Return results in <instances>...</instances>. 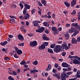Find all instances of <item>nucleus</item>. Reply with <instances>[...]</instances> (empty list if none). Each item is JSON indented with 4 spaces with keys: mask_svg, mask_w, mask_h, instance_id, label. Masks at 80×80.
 <instances>
[{
    "mask_svg": "<svg viewBox=\"0 0 80 80\" xmlns=\"http://www.w3.org/2000/svg\"><path fill=\"white\" fill-rule=\"evenodd\" d=\"M67 45V44L65 43H62V46L57 45L56 46V48L53 49L54 52H56V53H59L60 52H61L62 48V49H65L66 50L69 49L70 47H68Z\"/></svg>",
    "mask_w": 80,
    "mask_h": 80,
    "instance_id": "1",
    "label": "nucleus"
},
{
    "mask_svg": "<svg viewBox=\"0 0 80 80\" xmlns=\"http://www.w3.org/2000/svg\"><path fill=\"white\" fill-rule=\"evenodd\" d=\"M51 30L53 32V33L55 35H57L59 33V32H58V30L57 28L55 27H52Z\"/></svg>",
    "mask_w": 80,
    "mask_h": 80,
    "instance_id": "2",
    "label": "nucleus"
},
{
    "mask_svg": "<svg viewBox=\"0 0 80 80\" xmlns=\"http://www.w3.org/2000/svg\"><path fill=\"white\" fill-rule=\"evenodd\" d=\"M69 76L68 75L65 73H62L61 74V79L62 80H67L66 78H68Z\"/></svg>",
    "mask_w": 80,
    "mask_h": 80,
    "instance_id": "3",
    "label": "nucleus"
},
{
    "mask_svg": "<svg viewBox=\"0 0 80 80\" xmlns=\"http://www.w3.org/2000/svg\"><path fill=\"white\" fill-rule=\"evenodd\" d=\"M45 30V28L43 27H41L35 30L36 32L38 33H43Z\"/></svg>",
    "mask_w": 80,
    "mask_h": 80,
    "instance_id": "4",
    "label": "nucleus"
},
{
    "mask_svg": "<svg viewBox=\"0 0 80 80\" xmlns=\"http://www.w3.org/2000/svg\"><path fill=\"white\" fill-rule=\"evenodd\" d=\"M38 43L37 41H34L32 42H30V47H36Z\"/></svg>",
    "mask_w": 80,
    "mask_h": 80,
    "instance_id": "5",
    "label": "nucleus"
},
{
    "mask_svg": "<svg viewBox=\"0 0 80 80\" xmlns=\"http://www.w3.org/2000/svg\"><path fill=\"white\" fill-rule=\"evenodd\" d=\"M72 27H76V28H78V30L80 31V26L78 25V23H72Z\"/></svg>",
    "mask_w": 80,
    "mask_h": 80,
    "instance_id": "6",
    "label": "nucleus"
},
{
    "mask_svg": "<svg viewBox=\"0 0 80 80\" xmlns=\"http://www.w3.org/2000/svg\"><path fill=\"white\" fill-rule=\"evenodd\" d=\"M18 39L21 41H23V40H24V38H23V36L21 34L18 35Z\"/></svg>",
    "mask_w": 80,
    "mask_h": 80,
    "instance_id": "7",
    "label": "nucleus"
},
{
    "mask_svg": "<svg viewBox=\"0 0 80 80\" xmlns=\"http://www.w3.org/2000/svg\"><path fill=\"white\" fill-rule=\"evenodd\" d=\"M45 48H46L45 45L44 44H42L41 46H39L38 49L41 50H44Z\"/></svg>",
    "mask_w": 80,
    "mask_h": 80,
    "instance_id": "8",
    "label": "nucleus"
},
{
    "mask_svg": "<svg viewBox=\"0 0 80 80\" xmlns=\"http://www.w3.org/2000/svg\"><path fill=\"white\" fill-rule=\"evenodd\" d=\"M72 63L73 64H75V65L79 64L80 61L76 59H74L72 60Z\"/></svg>",
    "mask_w": 80,
    "mask_h": 80,
    "instance_id": "9",
    "label": "nucleus"
},
{
    "mask_svg": "<svg viewBox=\"0 0 80 80\" xmlns=\"http://www.w3.org/2000/svg\"><path fill=\"white\" fill-rule=\"evenodd\" d=\"M24 15V20H27L28 18H30V14H28V13H26L25 14H23Z\"/></svg>",
    "mask_w": 80,
    "mask_h": 80,
    "instance_id": "10",
    "label": "nucleus"
},
{
    "mask_svg": "<svg viewBox=\"0 0 80 80\" xmlns=\"http://www.w3.org/2000/svg\"><path fill=\"white\" fill-rule=\"evenodd\" d=\"M77 3V1L76 0H72V1L71 2V7H74V5H75Z\"/></svg>",
    "mask_w": 80,
    "mask_h": 80,
    "instance_id": "11",
    "label": "nucleus"
},
{
    "mask_svg": "<svg viewBox=\"0 0 80 80\" xmlns=\"http://www.w3.org/2000/svg\"><path fill=\"white\" fill-rule=\"evenodd\" d=\"M72 43L73 44H77V40H76L74 38H72Z\"/></svg>",
    "mask_w": 80,
    "mask_h": 80,
    "instance_id": "12",
    "label": "nucleus"
},
{
    "mask_svg": "<svg viewBox=\"0 0 80 80\" xmlns=\"http://www.w3.org/2000/svg\"><path fill=\"white\" fill-rule=\"evenodd\" d=\"M43 36L42 39L43 40H50V38L45 36V34H43Z\"/></svg>",
    "mask_w": 80,
    "mask_h": 80,
    "instance_id": "13",
    "label": "nucleus"
},
{
    "mask_svg": "<svg viewBox=\"0 0 80 80\" xmlns=\"http://www.w3.org/2000/svg\"><path fill=\"white\" fill-rule=\"evenodd\" d=\"M62 66L63 67H66L67 68L68 66V64L66 62H64L62 63Z\"/></svg>",
    "mask_w": 80,
    "mask_h": 80,
    "instance_id": "14",
    "label": "nucleus"
},
{
    "mask_svg": "<svg viewBox=\"0 0 80 80\" xmlns=\"http://www.w3.org/2000/svg\"><path fill=\"white\" fill-rule=\"evenodd\" d=\"M36 21H32V24L33 25L34 27H37V26H38V24L36 22Z\"/></svg>",
    "mask_w": 80,
    "mask_h": 80,
    "instance_id": "15",
    "label": "nucleus"
},
{
    "mask_svg": "<svg viewBox=\"0 0 80 80\" xmlns=\"http://www.w3.org/2000/svg\"><path fill=\"white\" fill-rule=\"evenodd\" d=\"M8 43V42L7 41H4V42H1L0 44L2 46H5V45Z\"/></svg>",
    "mask_w": 80,
    "mask_h": 80,
    "instance_id": "16",
    "label": "nucleus"
},
{
    "mask_svg": "<svg viewBox=\"0 0 80 80\" xmlns=\"http://www.w3.org/2000/svg\"><path fill=\"white\" fill-rule=\"evenodd\" d=\"M24 7L25 8L28 9H30V6L27 4H24Z\"/></svg>",
    "mask_w": 80,
    "mask_h": 80,
    "instance_id": "17",
    "label": "nucleus"
},
{
    "mask_svg": "<svg viewBox=\"0 0 80 80\" xmlns=\"http://www.w3.org/2000/svg\"><path fill=\"white\" fill-rule=\"evenodd\" d=\"M41 2L42 4H43L44 6H46L47 4V1L45 0H42L41 1Z\"/></svg>",
    "mask_w": 80,
    "mask_h": 80,
    "instance_id": "18",
    "label": "nucleus"
},
{
    "mask_svg": "<svg viewBox=\"0 0 80 80\" xmlns=\"http://www.w3.org/2000/svg\"><path fill=\"white\" fill-rule=\"evenodd\" d=\"M51 68H52V67H51V65H48V67L47 68V69H46L45 71H50V70L51 69Z\"/></svg>",
    "mask_w": 80,
    "mask_h": 80,
    "instance_id": "19",
    "label": "nucleus"
},
{
    "mask_svg": "<svg viewBox=\"0 0 80 80\" xmlns=\"http://www.w3.org/2000/svg\"><path fill=\"white\" fill-rule=\"evenodd\" d=\"M16 53L18 54V55H22V54L23 52L21 49H19L18 50L17 52H16Z\"/></svg>",
    "mask_w": 80,
    "mask_h": 80,
    "instance_id": "20",
    "label": "nucleus"
},
{
    "mask_svg": "<svg viewBox=\"0 0 80 80\" xmlns=\"http://www.w3.org/2000/svg\"><path fill=\"white\" fill-rule=\"evenodd\" d=\"M48 53H52V54L53 53V50H52V49H51L48 48Z\"/></svg>",
    "mask_w": 80,
    "mask_h": 80,
    "instance_id": "21",
    "label": "nucleus"
},
{
    "mask_svg": "<svg viewBox=\"0 0 80 80\" xmlns=\"http://www.w3.org/2000/svg\"><path fill=\"white\" fill-rule=\"evenodd\" d=\"M43 24L44 25V26H45V27H48L49 26V24L47 22H43Z\"/></svg>",
    "mask_w": 80,
    "mask_h": 80,
    "instance_id": "22",
    "label": "nucleus"
},
{
    "mask_svg": "<svg viewBox=\"0 0 80 80\" xmlns=\"http://www.w3.org/2000/svg\"><path fill=\"white\" fill-rule=\"evenodd\" d=\"M76 28L72 27L71 28V32L72 33L74 32L77 29Z\"/></svg>",
    "mask_w": 80,
    "mask_h": 80,
    "instance_id": "23",
    "label": "nucleus"
},
{
    "mask_svg": "<svg viewBox=\"0 0 80 80\" xmlns=\"http://www.w3.org/2000/svg\"><path fill=\"white\" fill-rule=\"evenodd\" d=\"M64 4L67 7H68L70 6V4L68 3V2H64Z\"/></svg>",
    "mask_w": 80,
    "mask_h": 80,
    "instance_id": "24",
    "label": "nucleus"
},
{
    "mask_svg": "<svg viewBox=\"0 0 80 80\" xmlns=\"http://www.w3.org/2000/svg\"><path fill=\"white\" fill-rule=\"evenodd\" d=\"M20 65H27V62L24 61H22V62H20Z\"/></svg>",
    "mask_w": 80,
    "mask_h": 80,
    "instance_id": "25",
    "label": "nucleus"
},
{
    "mask_svg": "<svg viewBox=\"0 0 80 80\" xmlns=\"http://www.w3.org/2000/svg\"><path fill=\"white\" fill-rule=\"evenodd\" d=\"M73 58H74L75 59H77L78 60L80 61V57L77 56H75L73 57Z\"/></svg>",
    "mask_w": 80,
    "mask_h": 80,
    "instance_id": "26",
    "label": "nucleus"
},
{
    "mask_svg": "<svg viewBox=\"0 0 80 80\" xmlns=\"http://www.w3.org/2000/svg\"><path fill=\"white\" fill-rule=\"evenodd\" d=\"M32 64L34 65H37L38 64V61H35L32 62Z\"/></svg>",
    "mask_w": 80,
    "mask_h": 80,
    "instance_id": "27",
    "label": "nucleus"
},
{
    "mask_svg": "<svg viewBox=\"0 0 80 80\" xmlns=\"http://www.w3.org/2000/svg\"><path fill=\"white\" fill-rule=\"evenodd\" d=\"M35 11L36 9H33L31 10V14L32 15H33L35 13Z\"/></svg>",
    "mask_w": 80,
    "mask_h": 80,
    "instance_id": "28",
    "label": "nucleus"
},
{
    "mask_svg": "<svg viewBox=\"0 0 80 80\" xmlns=\"http://www.w3.org/2000/svg\"><path fill=\"white\" fill-rule=\"evenodd\" d=\"M64 36H65V37H66V38H70V35L68 33H66L64 34Z\"/></svg>",
    "mask_w": 80,
    "mask_h": 80,
    "instance_id": "29",
    "label": "nucleus"
},
{
    "mask_svg": "<svg viewBox=\"0 0 80 80\" xmlns=\"http://www.w3.org/2000/svg\"><path fill=\"white\" fill-rule=\"evenodd\" d=\"M4 22L5 21H4V20H3V19H0V24H3V23H4Z\"/></svg>",
    "mask_w": 80,
    "mask_h": 80,
    "instance_id": "30",
    "label": "nucleus"
},
{
    "mask_svg": "<svg viewBox=\"0 0 80 80\" xmlns=\"http://www.w3.org/2000/svg\"><path fill=\"white\" fill-rule=\"evenodd\" d=\"M55 44H52L51 45L50 47L51 48H53L55 47Z\"/></svg>",
    "mask_w": 80,
    "mask_h": 80,
    "instance_id": "31",
    "label": "nucleus"
},
{
    "mask_svg": "<svg viewBox=\"0 0 80 80\" xmlns=\"http://www.w3.org/2000/svg\"><path fill=\"white\" fill-rule=\"evenodd\" d=\"M18 45L20 47H23V46H24V44H23V42H22V43H19L18 44Z\"/></svg>",
    "mask_w": 80,
    "mask_h": 80,
    "instance_id": "32",
    "label": "nucleus"
},
{
    "mask_svg": "<svg viewBox=\"0 0 80 80\" xmlns=\"http://www.w3.org/2000/svg\"><path fill=\"white\" fill-rule=\"evenodd\" d=\"M19 18L20 19H21V20H25L24 16H23L22 15H21L20 16H19Z\"/></svg>",
    "mask_w": 80,
    "mask_h": 80,
    "instance_id": "33",
    "label": "nucleus"
},
{
    "mask_svg": "<svg viewBox=\"0 0 80 80\" xmlns=\"http://www.w3.org/2000/svg\"><path fill=\"white\" fill-rule=\"evenodd\" d=\"M14 57L16 58H18L19 57L17 54V53H15V54L14 55Z\"/></svg>",
    "mask_w": 80,
    "mask_h": 80,
    "instance_id": "34",
    "label": "nucleus"
},
{
    "mask_svg": "<svg viewBox=\"0 0 80 80\" xmlns=\"http://www.w3.org/2000/svg\"><path fill=\"white\" fill-rule=\"evenodd\" d=\"M8 79L9 80H15V79L12 78V76H9L8 77Z\"/></svg>",
    "mask_w": 80,
    "mask_h": 80,
    "instance_id": "35",
    "label": "nucleus"
},
{
    "mask_svg": "<svg viewBox=\"0 0 80 80\" xmlns=\"http://www.w3.org/2000/svg\"><path fill=\"white\" fill-rule=\"evenodd\" d=\"M44 32H45V33L46 34H48L49 33V30L48 29H46V30H44Z\"/></svg>",
    "mask_w": 80,
    "mask_h": 80,
    "instance_id": "36",
    "label": "nucleus"
},
{
    "mask_svg": "<svg viewBox=\"0 0 80 80\" xmlns=\"http://www.w3.org/2000/svg\"><path fill=\"white\" fill-rule=\"evenodd\" d=\"M30 73H31V74H33V73H35L34 71V70H30Z\"/></svg>",
    "mask_w": 80,
    "mask_h": 80,
    "instance_id": "37",
    "label": "nucleus"
},
{
    "mask_svg": "<svg viewBox=\"0 0 80 80\" xmlns=\"http://www.w3.org/2000/svg\"><path fill=\"white\" fill-rule=\"evenodd\" d=\"M73 73V71H70V72H67L66 74L68 75H71V74H72Z\"/></svg>",
    "mask_w": 80,
    "mask_h": 80,
    "instance_id": "38",
    "label": "nucleus"
},
{
    "mask_svg": "<svg viewBox=\"0 0 80 80\" xmlns=\"http://www.w3.org/2000/svg\"><path fill=\"white\" fill-rule=\"evenodd\" d=\"M74 33L76 35H77L78 33H79V31L78 30V29H77L75 31Z\"/></svg>",
    "mask_w": 80,
    "mask_h": 80,
    "instance_id": "39",
    "label": "nucleus"
},
{
    "mask_svg": "<svg viewBox=\"0 0 80 80\" xmlns=\"http://www.w3.org/2000/svg\"><path fill=\"white\" fill-rule=\"evenodd\" d=\"M12 75H14V76H15V75H17V72H15V71H12Z\"/></svg>",
    "mask_w": 80,
    "mask_h": 80,
    "instance_id": "40",
    "label": "nucleus"
},
{
    "mask_svg": "<svg viewBox=\"0 0 80 80\" xmlns=\"http://www.w3.org/2000/svg\"><path fill=\"white\" fill-rule=\"evenodd\" d=\"M14 48L16 52H17L19 50L18 49V48L16 46L14 47Z\"/></svg>",
    "mask_w": 80,
    "mask_h": 80,
    "instance_id": "41",
    "label": "nucleus"
},
{
    "mask_svg": "<svg viewBox=\"0 0 80 80\" xmlns=\"http://www.w3.org/2000/svg\"><path fill=\"white\" fill-rule=\"evenodd\" d=\"M62 55L63 57H65V55H66V52H63L62 53Z\"/></svg>",
    "mask_w": 80,
    "mask_h": 80,
    "instance_id": "42",
    "label": "nucleus"
},
{
    "mask_svg": "<svg viewBox=\"0 0 80 80\" xmlns=\"http://www.w3.org/2000/svg\"><path fill=\"white\" fill-rule=\"evenodd\" d=\"M15 20L14 19H10V23H14Z\"/></svg>",
    "mask_w": 80,
    "mask_h": 80,
    "instance_id": "43",
    "label": "nucleus"
},
{
    "mask_svg": "<svg viewBox=\"0 0 80 80\" xmlns=\"http://www.w3.org/2000/svg\"><path fill=\"white\" fill-rule=\"evenodd\" d=\"M52 72L53 73H55V74L57 72V71L55 69H53Z\"/></svg>",
    "mask_w": 80,
    "mask_h": 80,
    "instance_id": "44",
    "label": "nucleus"
},
{
    "mask_svg": "<svg viewBox=\"0 0 80 80\" xmlns=\"http://www.w3.org/2000/svg\"><path fill=\"white\" fill-rule=\"evenodd\" d=\"M19 5L21 7V10H22V8H23V4H22V3H20Z\"/></svg>",
    "mask_w": 80,
    "mask_h": 80,
    "instance_id": "45",
    "label": "nucleus"
},
{
    "mask_svg": "<svg viewBox=\"0 0 80 80\" xmlns=\"http://www.w3.org/2000/svg\"><path fill=\"white\" fill-rule=\"evenodd\" d=\"M4 60H10V58L7 57H5Z\"/></svg>",
    "mask_w": 80,
    "mask_h": 80,
    "instance_id": "46",
    "label": "nucleus"
},
{
    "mask_svg": "<svg viewBox=\"0 0 80 80\" xmlns=\"http://www.w3.org/2000/svg\"><path fill=\"white\" fill-rule=\"evenodd\" d=\"M9 17H10V18H15V19H17V18L14 16H10Z\"/></svg>",
    "mask_w": 80,
    "mask_h": 80,
    "instance_id": "47",
    "label": "nucleus"
},
{
    "mask_svg": "<svg viewBox=\"0 0 80 80\" xmlns=\"http://www.w3.org/2000/svg\"><path fill=\"white\" fill-rule=\"evenodd\" d=\"M30 70V68H26L24 69L23 71L25 72V71H26V72H27V70Z\"/></svg>",
    "mask_w": 80,
    "mask_h": 80,
    "instance_id": "48",
    "label": "nucleus"
},
{
    "mask_svg": "<svg viewBox=\"0 0 80 80\" xmlns=\"http://www.w3.org/2000/svg\"><path fill=\"white\" fill-rule=\"evenodd\" d=\"M54 67H55V68H58V64L57 63H55L54 64Z\"/></svg>",
    "mask_w": 80,
    "mask_h": 80,
    "instance_id": "49",
    "label": "nucleus"
},
{
    "mask_svg": "<svg viewBox=\"0 0 80 80\" xmlns=\"http://www.w3.org/2000/svg\"><path fill=\"white\" fill-rule=\"evenodd\" d=\"M73 12H72V15H75L76 14V11L73 10Z\"/></svg>",
    "mask_w": 80,
    "mask_h": 80,
    "instance_id": "50",
    "label": "nucleus"
},
{
    "mask_svg": "<svg viewBox=\"0 0 80 80\" xmlns=\"http://www.w3.org/2000/svg\"><path fill=\"white\" fill-rule=\"evenodd\" d=\"M77 42H80V37H78L77 38Z\"/></svg>",
    "mask_w": 80,
    "mask_h": 80,
    "instance_id": "51",
    "label": "nucleus"
},
{
    "mask_svg": "<svg viewBox=\"0 0 80 80\" xmlns=\"http://www.w3.org/2000/svg\"><path fill=\"white\" fill-rule=\"evenodd\" d=\"M38 3L40 7H43V5L40 2H38Z\"/></svg>",
    "mask_w": 80,
    "mask_h": 80,
    "instance_id": "52",
    "label": "nucleus"
},
{
    "mask_svg": "<svg viewBox=\"0 0 80 80\" xmlns=\"http://www.w3.org/2000/svg\"><path fill=\"white\" fill-rule=\"evenodd\" d=\"M58 32H61L62 30V27L58 28Z\"/></svg>",
    "mask_w": 80,
    "mask_h": 80,
    "instance_id": "53",
    "label": "nucleus"
},
{
    "mask_svg": "<svg viewBox=\"0 0 80 80\" xmlns=\"http://www.w3.org/2000/svg\"><path fill=\"white\" fill-rule=\"evenodd\" d=\"M67 69H68L67 70L68 71H71V70H72V68L69 67Z\"/></svg>",
    "mask_w": 80,
    "mask_h": 80,
    "instance_id": "54",
    "label": "nucleus"
},
{
    "mask_svg": "<svg viewBox=\"0 0 80 80\" xmlns=\"http://www.w3.org/2000/svg\"><path fill=\"white\" fill-rule=\"evenodd\" d=\"M66 26L67 27H69L70 26V24L69 23L66 24Z\"/></svg>",
    "mask_w": 80,
    "mask_h": 80,
    "instance_id": "55",
    "label": "nucleus"
},
{
    "mask_svg": "<svg viewBox=\"0 0 80 80\" xmlns=\"http://www.w3.org/2000/svg\"><path fill=\"white\" fill-rule=\"evenodd\" d=\"M8 37L10 38H12L13 37V36L11 35H9Z\"/></svg>",
    "mask_w": 80,
    "mask_h": 80,
    "instance_id": "56",
    "label": "nucleus"
},
{
    "mask_svg": "<svg viewBox=\"0 0 80 80\" xmlns=\"http://www.w3.org/2000/svg\"><path fill=\"white\" fill-rule=\"evenodd\" d=\"M44 45H45V46H46V47H47V46H48V42H45Z\"/></svg>",
    "mask_w": 80,
    "mask_h": 80,
    "instance_id": "57",
    "label": "nucleus"
},
{
    "mask_svg": "<svg viewBox=\"0 0 80 80\" xmlns=\"http://www.w3.org/2000/svg\"><path fill=\"white\" fill-rule=\"evenodd\" d=\"M52 18H55V13L52 14Z\"/></svg>",
    "mask_w": 80,
    "mask_h": 80,
    "instance_id": "58",
    "label": "nucleus"
},
{
    "mask_svg": "<svg viewBox=\"0 0 80 80\" xmlns=\"http://www.w3.org/2000/svg\"><path fill=\"white\" fill-rule=\"evenodd\" d=\"M27 11L26 10H23V15H25V14H26V13H27Z\"/></svg>",
    "mask_w": 80,
    "mask_h": 80,
    "instance_id": "59",
    "label": "nucleus"
},
{
    "mask_svg": "<svg viewBox=\"0 0 80 80\" xmlns=\"http://www.w3.org/2000/svg\"><path fill=\"white\" fill-rule=\"evenodd\" d=\"M21 30H23L24 29V26H21L20 27Z\"/></svg>",
    "mask_w": 80,
    "mask_h": 80,
    "instance_id": "60",
    "label": "nucleus"
},
{
    "mask_svg": "<svg viewBox=\"0 0 80 80\" xmlns=\"http://www.w3.org/2000/svg\"><path fill=\"white\" fill-rule=\"evenodd\" d=\"M38 13L39 15H42V12L40 11H38Z\"/></svg>",
    "mask_w": 80,
    "mask_h": 80,
    "instance_id": "61",
    "label": "nucleus"
},
{
    "mask_svg": "<svg viewBox=\"0 0 80 80\" xmlns=\"http://www.w3.org/2000/svg\"><path fill=\"white\" fill-rule=\"evenodd\" d=\"M63 70L64 72H67V71H67V68H63Z\"/></svg>",
    "mask_w": 80,
    "mask_h": 80,
    "instance_id": "62",
    "label": "nucleus"
},
{
    "mask_svg": "<svg viewBox=\"0 0 80 80\" xmlns=\"http://www.w3.org/2000/svg\"><path fill=\"white\" fill-rule=\"evenodd\" d=\"M62 42H63L62 41H58V43L61 44V43H62Z\"/></svg>",
    "mask_w": 80,
    "mask_h": 80,
    "instance_id": "63",
    "label": "nucleus"
},
{
    "mask_svg": "<svg viewBox=\"0 0 80 80\" xmlns=\"http://www.w3.org/2000/svg\"><path fill=\"white\" fill-rule=\"evenodd\" d=\"M73 56H72L70 55H69V56H68V58H73Z\"/></svg>",
    "mask_w": 80,
    "mask_h": 80,
    "instance_id": "64",
    "label": "nucleus"
}]
</instances>
